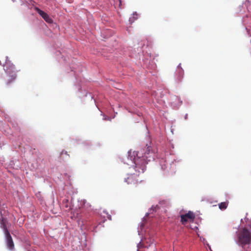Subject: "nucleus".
<instances>
[{"mask_svg": "<svg viewBox=\"0 0 251 251\" xmlns=\"http://www.w3.org/2000/svg\"><path fill=\"white\" fill-rule=\"evenodd\" d=\"M109 118L108 117H105L104 118V120H109Z\"/></svg>", "mask_w": 251, "mask_h": 251, "instance_id": "2eb2a0df", "label": "nucleus"}, {"mask_svg": "<svg viewBox=\"0 0 251 251\" xmlns=\"http://www.w3.org/2000/svg\"><path fill=\"white\" fill-rule=\"evenodd\" d=\"M177 72L179 74L178 79L179 80H180L182 78L183 75V71L180 66V64H179L177 67Z\"/></svg>", "mask_w": 251, "mask_h": 251, "instance_id": "6e6552de", "label": "nucleus"}, {"mask_svg": "<svg viewBox=\"0 0 251 251\" xmlns=\"http://www.w3.org/2000/svg\"><path fill=\"white\" fill-rule=\"evenodd\" d=\"M36 11L38 12V13L44 19V20L48 23H52L53 21L51 18L49 16V15L41 10L38 7H35V8Z\"/></svg>", "mask_w": 251, "mask_h": 251, "instance_id": "39448f33", "label": "nucleus"}, {"mask_svg": "<svg viewBox=\"0 0 251 251\" xmlns=\"http://www.w3.org/2000/svg\"><path fill=\"white\" fill-rule=\"evenodd\" d=\"M137 14L136 12H134L133 14V16L132 18H129V21L131 22H133V21L134 20H135L136 19H137Z\"/></svg>", "mask_w": 251, "mask_h": 251, "instance_id": "f8f14e48", "label": "nucleus"}, {"mask_svg": "<svg viewBox=\"0 0 251 251\" xmlns=\"http://www.w3.org/2000/svg\"><path fill=\"white\" fill-rule=\"evenodd\" d=\"M86 203V201L84 200H82L80 201V205H81V206H79V209H80L81 208H82L83 206L84 205V206H85V204Z\"/></svg>", "mask_w": 251, "mask_h": 251, "instance_id": "ddd939ff", "label": "nucleus"}, {"mask_svg": "<svg viewBox=\"0 0 251 251\" xmlns=\"http://www.w3.org/2000/svg\"><path fill=\"white\" fill-rule=\"evenodd\" d=\"M4 234L8 248L10 250H13L14 248V244L9 232H7V233Z\"/></svg>", "mask_w": 251, "mask_h": 251, "instance_id": "423d86ee", "label": "nucleus"}, {"mask_svg": "<svg viewBox=\"0 0 251 251\" xmlns=\"http://www.w3.org/2000/svg\"><path fill=\"white\" fill-rule=\"evenodd\" d=\"M238 242L243 247L249 245L251 242V232L247 228L240 230L238 234Z\"/></svg>", "mask_w": 251, "mask_h": 251, "instance_id": "f03ea898", "label": "nucleus"}, {"mask_svg": "<svg viewBox=\"0 0 251 251\" xmlns=\"http://www.w3.org/2000/svg\"><path fill=\"white\" fill-rule=\"evenodd\" d=\"M0 227L3 229L4 234H6L7 233V232H9L6 225L5 220L3 218L0 222Z\"/></svg>", "mask_w": 251, "mask_h": 251, "instance_id": "0eeeda50", "label": "nucleus"}, {"mask_svg": "<svg viewBox=\"0 0 251 251\" xmlns=\"http://www.w3.org/2000/svg\"><path fill=\"white\" fill-rule=\"evenodd\" d=\"M180 217L181 223L184 224L188 221L193 222L195 218V214L194 212L189 211L185 214L181 215Z\"/></svg>", "mask_w": 251, "mask_h": 251, "instance_id": "20e7f679", "label": "nucleus"}, {"mask_svg": "<svg viewBox=\"0 0 251 251\" xmlns=\"http://www.w3.org/2000/svg\"><path fill=\"white\" fill-rule=\"evenodd\" d=\"M75 217H76V218L78 219V221L79 222H80V221H82L83 220L82 216V215H81V212H77L76 213Z\"/></svg>", "mask_w": 251, "mask_h": 251, "instance_id": "9b49d317", "label": "nucleus"}, {"mask_svg": "<svg viewBox=\"0 0 251 251\" xmlns=\"http://www.w3.org/2000/svg\"><path fill=\"white\" fill-rule=\"evenodd\" d=\"M65 155L68 156V158L70 157L69 154L68 153V152L65 150H63L62 152L60 153V157H62L63 159H65L63 155Z\"/></svg>", "mask_w": 251, "mask_h": 251, "instance_id": "9d476101", "label": "nucleus"}, {"mask_svg": "<svg viewBox=\"0 0 251 251\" xmlns=\"http://www.w3.org/2000/svg\"><path fill=\"white\" fill-rule=\"evenodd\" d=\"M5 72L9 76L6 85H9L16 77L17 70L13 64H7L5 66Z\"/></svg>", "mask_w": 251, "mask_h": 251, "instance_id": "7ed1b4c3", "label": "nucleus"}, {"mask_svg": "<svg viewBox=\"0 0 251 251\" xmlns=\"http://www.w3.org/2000/svg\"><path fill=\"white\" fill-rule=\"evenodd\" d=\"M133 155L134 156L133 162L135 173L128 174L127 177L125 178V181L128 184L136 185L142 181L139 174L144 173L146 169V165L148 162L154 160L156 154L151 147L147 146L137 152L134 151Z\"/></svg>", "mask_w": 251, "mask_h": 251, "instance_id": "f257e3e1", "label": "nucleus"}, {"mask_svg": "<svg viewBox=\"0 0 251 251\" xmlns=\"http://www.w3.org/2000/svg\"><path fill=\"white\" fill-rule=\"evenodd\" d=\"M65 207H69V205H68L67 203H66V204L65 205Z\"/></svg>", "mask_w": 251, "mask_h": 251, "instance_id": "dca6fc26", "label": "nucleus"}, {"mask_svg": "<svg viewBox=\"0 0 251 251\" xmlns=\"http://www.w3.org/2000/svg\"><path fill=\"white\" fill-rule=\"evenodd\" d=\"M228 202H222L219 204V207L221 210H225L227 208Z\"/></svg>", "mask_w": 251, "mask_h": 251, "instance_id": "1a4fd4ad", "label": "nucleus"}, {"mask_svg": "<svg viewBox=\"0 0 251 251\" xmlns=\"http://www.w3.org/2000/svg\"><path fill=\"white\" fill-rule=\"evenodd\" d=\"M108 219H109V220H111V216H110V217H108Z\"/></svg>", "mask_w": 251, "mask_h": 251, "instance_id": "f3484780", "label": "nucleus"}, {"mask_svg": "<svg viewBox=\"0 0 251 251\" xmlns=\"http://www.w3.org/2000/svg\"><path fill=\"white\" fill-rule=\"evenodd\" d=\"M63 202H64V203H68L69 202V200H67V199H66V200H64L63 201Z\"/></svg>", "mask_w": 251, "mask_h": 251, "instance_id": "4468645a", "label": "nucleus"}]
</instances>
